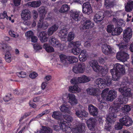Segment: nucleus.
<instances>
[{
  "label": "nucleus",
  "mask_w": 133,
  "mask_h": 133,
  "mask_svg": "<svg viewBox=\"0 0 133 133\" xmlns=\"http://www.w3.org/2000/svg\"><path fill=\"white\" fill-rule=\"evenodd\" d=\"M85 125L84 123L79 124L77 127L71 130L72 133H82L84 131Z\"/></svg>",
  "instance_id": "nucleus-15"
},
{
  "label": "nucleus",
  "mask_w": 133,
  "mask_h": 133,
  "mask_svg": "<svg viewBox=\"0 0 133 133\" xmlns=\"http://www.w3.org/2000/svg\"><path fill=\"white\" fill-rule=\"evenodd\" d=\"M62 114L59 111H54L53 112L52 115V117L55 119L58 120L61 119V118Z\"/></svg>",
  "instance_id": "nucleus-36"
},
{
  "label": "nucleus",
  "mask_w": 133,
  "mask_h": 133,
  "mask_svg": "<svg viewBox=\"0 0 133 133\" xmlns=\"http://www.w3.org/2000/svg\"><path fill=\"white\" fill-rule=\"evenodd\" d=\"M25 35L28 38H30L34 35V33L32 31H29L25 33Z\"/></svg>",
  "instance_id": "nucleus-58"
},
{
  "label": "nucleus",
  "mask_w": 133,
  "mask_h": 133,
  "mask_svg": "<svg viewBox=\"0 0 133 133\" xmlns=\"http://www.w3.org/2000/svg\"><path fill=\"white\" fill-rule=\"evenodd\" d=\"M49 41L52 45L54 47H59L61 45V44L59 43L57 39L54 37H50Z\"/></svg>",
  "instance_id": "nucleus-21"
},
{
  "label": "nucleus",
  "mask_w": 133,
  "mask_h": 133,
  "mask_svg": "<svg viewBox=\"0 0 133 133\" xmlns=\"http://www.w3.org/2000/svg\"><path fill=\"white\" fill-rule=\"evenodd\" d=\"M117 59L122 62H124L127 61L129 58V55L127 53L124 51H120L117 54Z\"/></svg>",
  "instance_id": "nucleus-11"
},
{
  "label": "nucleus",
  "mask_w": 133,
  "mask_h": 133,
  "mask_svg": "<svg viewBox=\"0 0 133 133\" xmlns=\"http://www.w3.org/2000/svg\"><path fill=\"white\" fill-rule=\"evenodd\" d=\"M97 120L95 118H90L86 122L87 126L89 129L91 131H94L95 130Z\"/></svg>",
  "instance_id": "nucleus-14"
},
{
  "label": "nucleus",
  "mask_w": 133,
  "mask_h": 133,
  "mask_svg": "<svg viewBox=\"0 0 133 133\" xmlns=\"http://www.w3.org/2000/svg\"><path fill=\"white\" fill-rule=\"evenodd\" d=\"M104 79L105 86V85L109 86L112 83L111 79L109 76H106L104 77Z\"/></svg>",
  "instance_id": "nucleus-44"
},
{
  "label": "nucleus",
  "mask_w": 133,
  "mask_h": 133,
  "mask_svg": "<svg viewBox=\"0 0 133 133\" xmlns=\"http://www.w3.org/2000/svg\"><path fill=\"white\" fill-rule=\"evenodd\" d=\"M50 111V110H46L42 112V113L37 115L35 118L38 119L42 117V116L49 114Z\"/></svg>",
  "instance_id": "nucleus-48"
},
{
  "label": "nucleus",
  "mask_w": 133,
  "mask_h": 133,
  "mask_svg": "<svg viewBox=\"0 0 133 133\" xmlns=\"http://www.w3.org/2000/svg\"><path fill=\"white\" fill-rule=\"evenodd\" d=\"M123 125H124L122 123H118L117 124L115 125V129L117 130H120L122 128Z\"/></svg>",
  "instance_id": "nucleus-57"
},
{
  "label": "nucleus",
  "mask_w": 133,
  "mask_h": 133,
  "mask_svg": "<svg viewBox=\"0 0 133 133\" xmlns=\"http://www.w3.org/2000/svg\"><path fill=\"white\" fill-rule=\"evenodd\" d=\"M58 26L56 24L53 25L48 30L47 33L49 36L51 35L54 32L56 31L58 29Z\"/></svg>",
  "instance_id": "nucleus-29"
},
{
  "label": "nucleus",
  "mask_w": 133,
  "mask_h": 133,
  "mask_svg": "<svg viewBox=\"0 0 133 133\" xmlns=\"http://www.w3.org/2000/svg\"><path fill=\"white\" fill-rule=\"evenodd\" d=\"M95 82L100 88L105 87L104 79H103L101 78H99L96 80Z\"/></svg>",
  "instance_id": "nucleus-35"
},
{
  "label": "nucleus",
  "mask_w": 133,
  "mask_h": 133,
  "mask_svg": "<svg viewBox=\"0 0 133 133\" xmlns=\"http://www.w3.org/2000/svg\"><path fill=\"white\" fill-rule=\"evenodd\" d=\"M103 52L106 55H108L112 53V49L110 46L108 45H104L102 48Z\"/></svg>",
  "instance_id": "nucleus-22"
},
{
  "label": "nucleus",
  "mask_w": 133,
  "mask_h": 133,
  "mask_svg": "<svg viewBox=\"0 0 133 133\" xmlns=\"http://www.w3.org/2000/svg\"><path fill=\"white\" fill-rule=\"evenodd\" d=\"M82 11L84 13L89 15L92 12L90 5L89 3L86 2L83 4L82 5Z\"/></svg>",
  "instance_id": "nucleus-16"
},
{
  "label": "nucleus",
  "mask_w": 133,
  "mask_h": 133,
  "mask_svg": "<svg viewBox=\"0 0 133 133\" xmlns=\"http://www.w3.org/2000/svg\"><path fill=\"white\" fill-rule=\"evenodd\" d=\"M87 91L88 93L90 95H93L96 96H98V92L97 91V89L96 88H88L87 89Z\"/></svg>",
  "instance_id": "nucleus-26"
},
{
  "label": "nucleus",
  "mask_w": 133,
  "mask_h": 133,
  "mask_svg": "<svg viewBox=\"0 0 133 133\" xmlns=\"http://www.w3.org/2000/svg\"><path fill=\"white\" fill-rule=\"evenodd\" d=\"M53 127L54 130L56 131L60 130L62 128L61 126L58 125H54Z\"/></svg>",
  "instance_id": "nucleus-61"
},
{
  "label": "nucleus",
  "mask_w": 133,
  "mask_h": 133,
  "mask_svg": "<svg viewBox=\"0 0 133 133\" xmlns=\"http://www.w3.org/2000/svg\"><path fill=\"white\" fill-rule=\"evenodd\" d=\"M70 9L69 6L66 4L63 5L60 9L59 10V11L61 13H64L66 12Z\"/></svg>",
  "instance_id": "nucleus-39"
},
{
  "label": "nucleus",
  "mask_w": 133,
  "mask_h": 133,
  "mask_svg": "<svg viewBox=\"0 0 133 133\" xmlns=\"http://www.w3.org/2000/svg\"><path fill=\"white\" fill-rule=\"evenodd\" d=\"M71 47H74L71 50L72 52L75 55H78L80 53L81 48L79 46L81 45V42L78 41L75 42H71L69 44Z\"/></svg>",
  "instance_id": "nucleus-7"
},
{
  "label": "nucleus",
  "mask_w": 133,
  "mask_h": 133,
  "mask_svg": "<svg viewBox=\"0 0 133 133\" xmlns=\"http://www.w3.org/2000/svg\"><path fill=\"white\" fill-rule=\"evenodd\" d=\"M38 75V74L35 72H33L31 73L29 75V77L31 79H33L35 78Z\"/></svg>",
  "instance_id": "nucleus-56"
},
{
  "label": "nucleus",
  "mask_w": 133,
  "mask_h": 133,
  "mask_svg": "<svg viewBox=\"0 0 133 133\" xmlns=\"http://www.w3.org/2000/svg\"><path fill=\"white\" fill-rule=\"evenodd\" d=\"M61 62L64 65H67L68 63V56L64 54H61L59 56Z\"/></svg>",
  "instance_id": "nucleus-38"
},
{
  "label": "nucleus",
  "mask_w": 133,
  "mask_h": 133,
  "mask_svg": "<svg viewBox=\"0 0 133 133\" xmlns=\"http://www.w3.org/2000/svg\"><path fill=\"white\" fill-rule=\"evenodd\" d=\"M112 108H110L108 116L105 119L106 123L105 124V129L108 131H110L111 129V124L114 123L115 121V119L117 117L116 112L112 110Z\"/></svg>",
  "instance_id": "nucleus-4"
},
{
  "label": "nucleus",
  "mask_w": 133,
  "mask_h": 133,
  "mask_svg": "<svg viewBox=\"0 0 133 133\" xmlns=\"http://www.w3.org/2000/svg\"><path fill=\"white\" fill-rule=\"evenodd\" d=\"M112 79L114 81L118 80L121 77L125 72L124 66L119 63L116 64L113 69L110 70Z\"/></svg>",
  "instance_id": "nucleus-3"
},
{
  "label": "nucleus",
  "mask_w": 133,
  "mask_h": 133,
  "mask_svg": "<svg viewBox=\"0 0 133 133\" xmlns=\"http://www.w3.org/2000/svg\"><path fill=\"white\" fill-rule=\"evenodd\" d=\"M88 109L90 114L94 116H96L98 113V110L97 108L92 104L89 105Z\"/></svg>",
  "instance_id": "nucleus-20"
},
{
  "label": "nucleus",
  "mask_w": 133,
  "mask_h": 133,
  "mask_svg": "<svg viewBox=\"0 0 133 133\" xmlns=\"http://www.w3.org/2000/svg\"><path fill=\"white\" fill-rule=\"evenodd\" d=\"M12 98L11 94H8L6 95L3 98L4 101L5 102H7L10 101Z\"/></svg>",
  "instance_id": "nucleus-51"
},
{
  "label": "nucleus",
  "mask_w": 133,
  "mask_h": 133,
  "mask_svg": "<svg viewBox=\"0 0 133 133\" xmlns=\"http://www.w3.org/2000/svg\"><path fill=\"white\" fill-rule=\"evenodd\" d=\"M87 55L85 51L82 50L79 56V58L81 61L84 62L87 59Z\"/></svg>",
  "instance_id": "nucleus-32"
},
{
  "label": "nucleus",
  "mask_w": 133,
  "mask_h": 133,
  "mask_svg": "<svg viewBox=\"0 0 133 133\" xmlns=\"http://www.w3.org/2000/svg\"><path fill=\"white\" fill-rule=\"evenodd\" d=\"M82 25L80 26V30H82L87 29H89L92 28L94 25L93 22H92L90 20H86L84 21Z\"/></svg>",
  "instance_id": "nucleus-12"
},
{
  "label": "nucleus",
  "mask_w": 133,
  "mask_h": 133,
  "mask_svg": "<svg viewBox=\"0 0 133 133\" xmlns=\"http://www.w3.org/2000/svg\"><path fill=\"white\" fill-rule=\"evenodd\" d=\"M0 48L2 49L4 52H6L5 59L6 62L10 63L11 61V55L9 52L11 49V46H8L6 44H1L0 45Z\"/></svg>",
  "instance_id": "nucleus-6"
},
{
  "label": "nucleus",
  "mask_w": 133,
  "mask_h": 133,
  "mask_svg": "<svg viewBox=\"0 0 133 133\" xmlns=\"http://www.w3.org/2000/svg\"><path fill=\"white\" fill-rule=\"evenodd\" d=\"M104 4L106 8H110L113 7L114 2L109 0H104Z\"/></svg>",
  "instance_id": "nucleus-42"
},
{
  "label": "nucleus",
  "mask_w": 133,
  "mask_h": 133,
  "mask_svg": "<svg viewBox=\"0 0 133 133\" xmlns=\"http://www.w3.org/2000/svg\"><path fill=\"white\" fill-rule=\"evenodd\" d=\"M76 115L78 117L82 118L87 117L88 114L84 110H78L76 111Z\"/></svg>",
  "instance_id": "nucleus-24"
},
{
  "label": "nucleus",
  "mask_w": 133,
  "mask_h": 133,
  "mask_svg": "<svg viewBox=\"0 0 133 133\" xmlns=\"http://www.w3.org/2000/svg\"><path fill=\"white\" fill-rule=\"evenodd\" d=\"M60 109L61 111L62 112H68L69 111L68 108L64 105L61 106Z\"/></svg>",
  "instance_id": "nucleus-52"
},
{
  "label": "nucleus",
  "mask_w": 133,
  "mask_h": 133,
  "mask_svg": "<svg viewBox=\"0 0 133 133\" xmlns=\"http://www.w3.org/2000/svg\"><path fill=\"white\" fill-rule=\"evenodd\" d=\"M112 13V11H111L106 10L104 12V14H103V15H104V16H107V17H110L111 15V14Z\"/></svg>",
  "instance_id": "nucleus-55"
},
{
  "label": "nucleus",
  "mask_w": 133,
  "mask_h": 133,
  "mask_svg": "<svg viewBox=\"0 0 133 133\" xmlns=\"http://www.w3.org/2000/svg\"><path fill=\"white\" fill-rule=\"evenodd\" d=\"M77 79L79 83H82L88 82L90 81V79L85 75H83L78 77Z\"/></svg>",
  "instance_id": "nucleus-30"
},
{
  "label": "nucleus",
  "mask_w": 133,
  "mask_h": 133,
  "mask_svg": "<svg viewBox=\"0 0 133 133\" xmlns=\"http://www.w3.org/2000/svg\"><path fill=\"white\" fill-rule=\"evenodd\" d=\"M74 85L70 86L69 87V91L72 93H77L81 92V90L80 88L78 87V85Z\"/></svg>",
  "instance_id": "nucleus-25"
},
{
  "label": "nucleus",
  "mask_w": 133,
  "mask_h": 133,
  "mask_svg": "<svg viewBox=\"0 0 133 133\" xmlns=\"http://www.w3.org/2000/svg\"><path fill=\"white\" fill-rule=\"evenodd\" d=\"M17 75L19 78H24L26 77V74L25 72L21 71L17 73Z\"/></svg>",
  "instance_id": "nucleus-54"
},
{
  "label": "nucleus",
  "mask_w": 133,
  "mask_h": 133,
  "mask_svg": "<svg viewBox=\"0 0 133 133\" xmlns=\"http://www.w3.org/2000/svg\"><path fill=\"white\" fill-rule=\"evenodd\" d=\"M122 30L121 27L117 26L114 29L112 33V34L113 35H119L122 32Z\"/></svg>",
  "instance_id": "nucleus-37"
},
{
  "label": "nucleus",
  "mask_w": 133,
  "mask_h": 133,
  "mask_svg": "<svg viewBox=\"0 0 133 133\" xmlns=\"http://www.w3.org/2000/svg\"><path fill=\"white\" fill-rule=\"evenodd\" d=\"M133 9V1H129L125 6V10L127 12L131 11Z\"/></svg>",
  "instance_id": "nucleus-34"
},
{
  "label": "nucleus",
  "mask_w": 133,
  "mask_h": 133,
  "mask_svg": "<svg viewBox=\"0 0 133 133\" xmlns=\"http://www.w3.org/2000/svg\"><path fill=\"white\" fill-rule=\"evenodd\" d=\"M47 36V32L42 31L39 33L38 37H39V39L42 42H45L47 41L48 39Z\"/></svg>",
  "instance_id": "nucleus-23"
},
{
  "label": "nucleus",
  "mask_w": 133,
  "mask_h": 133,
  "mask_svg": "<svg viewBox=\"0 0 133 133\" xmlns=\"http://www.w3.org/2000/svg\"><path fill=\"white\" fill-rule=\"evenodd\" d=\"M125 116L119 119L120 122L124 125L129 127L131 126L133 123L132 120L129 116Z\"/></svg>",
  "instance_id": "nucleus-13"
},
{
  "label": "nucleus",
  "mask_w": 133,
  "mask_h": 133,
  "mask_svg": "<svg viewBox=\"0 0 133 133\" xmlns=\"http://www.w3.org/2000/svg\"><path fill=\"white\" fill-rule=\"evenodd\" d=\"M114 25L111 24L108 25L107 28V31L109 33H112L114 29Z\"/></svg>",
  "instance_id": "nucleus-49"
},
{
  "label": "nucleus",
  "mask_w": 133,
  "mask_h": 133,
  "mask_svg": "<svg viewBox=\"0 0 133 133\" xmlns=\"http://www.w3.org/2000/svg\"><path fill=\"white\" fill-rule=\"evenodd\" d=\"M67 98L69 102L72 106L76 105L78 103V100L73 94H69L68 95Z\"/></svg>",
  "instance_id": "nucleus-17"
},
{
  "label": "nucleus",
  "mask_w": 133,
  "mask_h": 133,
  "mask_svg": "<svg viewBox=\"0 0 133 133\" xmlns=\"http://www.w3.org/2000/svg\"><path fill=\"white\" fill-rule=\"evenodd\" d=\"M7 16V12L6 11H4L3 13L0 14V19H3Z\"/></svg>",
  "instance_id": "nucleus-60"
},
{
  "label": "nucleus",
  "mask_w": 133,
  "mask_h": 133,
  "mask_svg": "<svg viewBox=\"0 0 133 133\" xmlns=\"http://www.w3.org/2000/svg\"><path fill=\"white\" fill-rule=\"evenodd\" d=\"M99 68L98 69V71L97 72H99L101 73L102 75L104 76L105 75V74L107 73L108 70L106 67H105H105H103V66H99Z\"/></svg>",
  "instance_id": "nucleus-43"
},
{
  "label": "nucleus",
  "mask_w": 133,
  "mask_h": 133,
  "mask_svg": "<svg viewBox=\"0 0 133 133\" xmlns=\"http://www.w3.org/2000/svg\"><path fill=\"white\" fill-rule=\"evenodd\" d=\"M43 47L48 53H51L54 52V48L51 46H50L49 44L47 43H44Z\"/></svg>",
  "instance_id": "nucleus-31"
},
{
  "label": "nucleus",
  "mask_w": 133,
  "mask_h": 133,
  "mask_svg": "<svg viewBox=\"0 0 133 133\" xmlns=\"http://www.w3.org/2000/svg\"><path fill=\"white\" fill-rule=\"evenodd\" d=\"M63 117L65 121L62 122L61 121L60 122L62 129L63 131L67 132L68 131V130L70 129V123L72 122L73 118L71 116L68 115H64Z\"/></svg>",
  "instance_id": "nucleus-5"
},
{
  "label": "nucleus",
  "mask_w": 133,
  "mask_h": 133,
  "mask_svg": "<svg viewBox=\"0 0 133 133\" xmlns=\"http://www.w3.org/2000/svg\"><path fill=\"white\" fill-rule=\"evenodd\" d=\"M9 35L11 37H16V35L15 34V32L12 30H10L9 32Z\"/></svg>",
  "instance_id": "nucleus-63"
},
{
  "label": "nucleus",
  "mask_w": 133,
  "mask_h": 133,
  "mask_svg": "<svg viewBox=\"0 0 133 133\" xmlns=\"http://www.w3.org/2000/svg\"><path fill=\"white\" fill-rule=\"evenodd\" d=\"M127 21L128 22H133V17H132L131 15H129V14L127 15Z\"/></svg>",
  "instance_id": "nucleus-64"
},
{
  "label": "nucleus",
  "mask_w": 133,
  "mask_h": 133,
  "mask_svg": "<svg viewBox=\"0 0 133 133\" xmlns=\"http://www.w3.org/2000/svg\"><path fill=\"white\" fill-rule=\"evenodd\" d=\"M131 89L127 87L124 86L119 88L118 91L121 92L123 96H119L114 101V106H111L110 108H112V110L117 113L121 105L123 104L126 103L128 101V97L131 96Z\"/></svg>",
  "instance_id": "nucleus-1"
},
{
  "label": "nucleus",
  "mask_w": 133,
  "mask_h": 133,
  "mask_svg": "<svg viewBox=\"0 0 133 133\" xmlns=\"http://www.w3.org/2000/svg\"><path fill=\"white\" fill-rule=\"evenodd\" d=\"M31 12L27 9L23 10L21 14L22 18L25 21L30 19L31 18Z\"/></svg>",
  "instance_id": "nucleus-18"
},
{
  "label": "nucleus",
  "mask_w": 133,
  "mask_h": 133,
  "mask_svg": "<svg viewBox=\"0 0 133 133\" xmlns=\"http://www.w3.org/2000/svg\"><path fill=\"white\" fill-rule=\"evenodd\" d=\"M89 64L95 71L98 72V69L99 68V66H100L98 65L96 60H95L92 61L90 62Z\"/></svg>",
  "instance_id": "nucleus-27"
},
{
  "label": "nucleus",
  "mask_w": 133,
  "mask_h": 133,
  "mask_svg": "<svg viewBox=\"0 0 133 133\" xmlns=\"http://www.w3.org/2000/svg\"><path fill=\"white\" fill-rule=\"evenodd\" d=\"M104 17L103 15L96 14L94 17V21L97 23H99L103 19Z\"/></svg>",
  "instance_id": "nucleus-33"
},
{
  "label": "nucleus",
  "mask_w": 133,
  "mask_h": 133,
  "mask_svg": "<svg viewBox=\"0 0 133 133\" xmlns=\"http://www.w3.org/2000/svg\"><path fill=\"white\" fill-rule=\"evenodd\" d=\"M117 24V26L121 27L124 24V21L122 19L118 20Z\"/></svg>",
  "instance_id": "nucleus-62"
},
{
  "label": "nucleus",
  "mask_w": 133,
  "mask_h": 133,
  "mask_svg": "<svg viewBox=\"0 0 133 133\" xmlns=\"http://www.w3.org/2000/svg\"><path fill=\"white\" fill-rule=\"evenodd\" d=\"M41 17L40 18L44 19L45 15L47 12L45 9L44 7H40L39 10Z\"/></svg>",
  "instance_id": "nucleus-41"
},
{
  "label": "nucleus",
  "mask_w": 133,
  "mask_h": 133,
  "mask_svg": "<svg viewBox=\"0 0 133 133\" xmlns=\"http://www.w3.org/2000/svg\"><path fill=\"white\" fill-rule=\"evenodd\" d=\"M68 33L67 29L66 28L61 29L59 31V35L62 37L64 38Z\"/></svg>",
  "instance_id": "nucleus-47"
},
{
  "label": "nucleus",
  "mask_w": 133,
  "mask_h": 133,
  "mask_svg": "<svg viewBox=\"0 0 133 133\" xmlns=\"http://www.w3.org/2000/svg\"><path fill=\"white\" fill-rule=\"evenodd\" d=\"M132 109L131 107L129 105H124L122 108V111L124 115H128L129 114V112Z\"/></svg>",
  "instance_id": "nucleus-28"
},
{
  "label": "nucleus",
  "mask_w": 133,
  "mask_h": 133,
  "mask_svg": "<svg viewBox=\"0 0 133 133\" xmlns=\"http://www.w3.org/2000/svg\"><path fill=\"white\" fill-rule=\"evenodd\" d=\"M52 132V129L43 126L41 133H51Z\"/></svg>",
  "instance_id": "nucleus-46"
},
{
  "label": "nucleus",
  "mask_w": 133,
  "mask_h": 133,
  "mask_svg": "<svg viewBox=\"0 0 133 133\" xmlns=\"http://www.w3.org/2000/svg\"><path fill=\"white\" fill-rule=\"evenodd\" d=\"M41 4V2L39 1H32L31 2L29 3L28 5L31 7L34 8L39 6Z\"/></svg>",
  "instance_id": "nucleus-45"
},
{
  "label": "nucleus",
  "mask_w": 133,
  "mask_h": 133,
  "mask_svg": "<svg viewBox=\"0 0 133 133\" xmlns=\"http://www.w3.org/2000/svg\"><path fill=\"white\" fill-rule=\"evenodd\" d=\"M109 91V88L105 89L102 91L101 97L97 96L98 101L100 102L99 108L102 109L107 105V103L104 102L105 98H106L108 101H112L117 97L116 91L113 90Z\"/></svg>",
  "instance_id": "nucleus-2"
},
{
  "label": "nucleus",
  "mask_w": 133,
  "mask_h": 133,
  "mask_svg": "<svg viewBox=\"0 0 133 133\" xmlns=\"http://www.w3.org/2000/svg\"><path fill=\"white\" fill-rule=\"evenodd\" d=\"M74 38V35L73 33L71 32H70L68 35V41L69 42L73 40Z\"/></svg>",
  "instance_id": "nucleus-53"
},
{
  "label": "nucleus",
  "mask_w": 133,
  "mask_h": 133,
  "mask_svg": "<svg viewBox=\"0 0 133 133\" xmlns=\"http://www.w3.org/2000/svg\"><path fill=\"white\" fill-rule=\"evenodd\" d=\"M70 16L76 21H80L82 17V14L79 11L71 10L70 11Z\"/></svg>",
  "instance_id": "nucleus-10"
},
{
  "label": "nucleus",
  "mask_w": 133,
  "mask_h": 133,
  "mask_svg": "<svg viewBox=\"0 0 133 133\" xmlns=\"http://www.w3.org/2000/svg\"><path fill=\"white\" fill-rule=\"evenodd\" d=\"M34 48L36 50H41L42 49V47L38 43L35 44L34 45Z\"/></svg>",
  "instance_id": "nucleus-59"
},
{
  "label": "nucleus",
  "mask_w": 133,
  "mask_h": 133,
  "mask_svg": "<svg viewBox=\"0 0 133 133\" xmlns=\"http://www.w3.org/2000/svg\"><path fill=\"white\" fill-rule=\"evenodd\" d=\"M132 29L128 27L123 32V39L125 42L129 41L132 37Z\"/></svg>",
  "instance_id": "nucleus-9"
},
{
  "label": "nucleus",
  "mask_w": 133,
  "mask_h": 133,
  "mask_svg": "<svg viewBox=\"0 0 133 133\" xmlns=\"http://www.w3.org/2000/svg\"><path fill=\"white\" fill-rule=\"evenodd\" d=\"M70 83L72 84H74V85H78V81L77 78L76 77H74L72 78L70 80Z\"/></svg>",
  "instance_id": "nucleus-50"
},
{
  "label": "nucleus",
  "mask_w": 133,
  "mask_h": 133,
  "mask_svg": "<svg viewBox=\"0 0 133 133\" xmlns=\"http://www.w3.org/2000/svg\"><path fill=\"white\" fill-rule=\"evenodd\" d=\"M67 56L68 63L72 64L76 63L78 61V59L77 58L73 56Z\"/></svg>",
  "instance_id": "nucleus-40"
},
{
  "label": "nucleus",
  "mask_w": 133,
  "mask_h": 133,
  "mask_svg": "<svg viewBox=\"0 0 133 133\" xmlns=\"http://www.w3.org/2000/svg\"><path fill=\"white\" fill-rule=\"evenodd\" d=\"M48 26V24L47 22L44 21V19H39L37 25L38 28L45 29L47 28Z\"/></svg>",
  "instance_id": "nucleus-19"
},
{
  "label": "nucleus",
  "mask_w": 133,
  "mask_h": 133,
  "mask_svg": "<svg viewBox=\"0 0 133 133\" xmlns=\"http://www.w3.org/2000/svg\"><path fill=\"white\" fill-rule=\"evenodd\" d=\"M85 66L84 63L77 64L73 67L72 70L75 73H82L84 72L85 69Z\"/></svg>",
  "instance_id": "nucleus-8"
}]
</instances>
